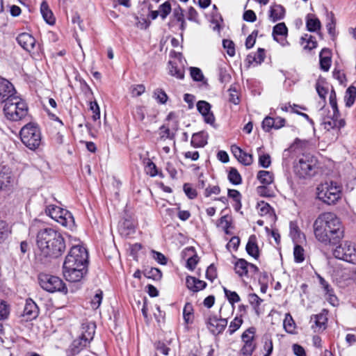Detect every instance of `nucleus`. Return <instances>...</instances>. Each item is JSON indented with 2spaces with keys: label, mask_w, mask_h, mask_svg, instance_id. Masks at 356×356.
I'll use <instances>...</instances> for the list:
<instances>
[{
  "label": "nucleus",
  "mask_w": 356,
  "mask_h": 356,
  "mask_svg": "<svg viewBox=\"0 0 356 356\" xmlns=\"http://www.w3.org/2000/svg\"><path fill=\"white\" fill-rule=\"evenodd\" d=\"M313 228L316 238L325 244H335L344 236V229L340 219L332 212L320 214L315 220Z\"/></svg>",
  "instance_id": "obj_1"
},
{
  "label": "nucleus",
  "mask_w": 356,
  "mask_h": 356,
  "mask_svg": "<svg viewBox=\"0 0 356 356\" xmlns=\"http://www.w3.org/2000/svg\"><path fill=\"white\" fill-rule=\"evenodd\" d=\"M36 242L41 255L46 258H58L66 247L62 234L52 228L40 229Z\"/></svg>",
  "instance_id": "obj_2"
},
{
  "label": "nucleus",
  "mask_w": 356,
  "mask_h": 356,
  "mask_svg": "<svg viewBox=\"0 0 356 356\" xmlns=\"http://www.w3.org/2000/svg\"><path fill=\"white\" fill-rule=\"evenodd\" d=\"M55 201L56 198L51 195L44 197L46 214L63 227L72 228L74 220L72 213L67 209L54 204L53 202Z\"/></svg>",
  "instance_id": "obj_3"
},
{
  "label": "nucleus",
  "mask_w": 356,
  "mask_h": 356,
  "mask_svg": "<svg viewBox=\"0 0 356 356\" xmlns=\"http://www.w3.org/2000/svg\"><path fill=\"white\" fill-rule=\"evenodd\" d=\"M28 106L24 100L16 95L4 104L3 113L6 118L10 121H19L28 114Z\"/></svg>",
  "instance_id": "obj_4"
},
{
  "label": "nucleus",
  "mask_w": 356,
  "mask_h": 356,
  "mask_svg": "<svg viewBox=\"0 0 356 356\" xmlns=\"http://www.w3.org/2000/svg\"><path fill=\"white\" fill-rule=\"evenodd\" d=\"M20 138L23 144L31 150L39 147L42 136L39 127L34 123L24 125L20 131Z\"/></svg>",
  "instance_id": "obj_5"
},
{
  "label": "nucleus",
  "mask_w": 356,
  "mask_h": 356,
  "mask_svg": "<svg viewBox=\"0 0 356 356\" xmlns=\"http://www.w3.org/2000/svg\"><path fill=\"white\" fill-rule=\"evenodd\" d=\"M317 197L327 204H335L341 195V189L337 183L325 182L317 187Z\"/></svg>",
  "instance_id": "obj_6"
},
{
  "label": "nucleus",
  "mask_w": 356,
  "mask_h": 356,
  "mask_svg": "<svg viewBox=\"0 0 356 356\" xmlns=\"http://www.w3.org/2000/svg\"><path fill=\"white\" fill-rule=\"evenodd\" d=\"M317 160L311 155H303L294 166V171L300 178L312 177L316 172Z\"/></svg>",
  "instance_id": "obj_7"
},
{
  "label": "nucleus",
  "mask_w": 356,
  "mask_h": 356,
  "mask_svg": "<svg viewBox=\"0 0 356 356\" xmlns=\"http://www.w3.org/2000/svg\"><path fill=\"white\" fill-rule=\"evenodd\" d=\"M64 262L76 264L82 268H88V253L86 248L81 245L72 246L65 257Z\"/></svg>",
  "instance_id": "obj_8"
},
{
  "label": "nucleus",
  "mask_w": 356,
  "mask_h": 356,
  "mask_svg": "<svg viewBox=\"0 0 356 356\" xmlns=\"http://www.w3.org/2000/svg\"><path fill=\"white\" fill-rule=\"evenodd\" d=\"M333 255L338 259L356 264V244L346 241L336 247Z\"/></svg>",
  "instance_id": "obj_9"
},
{
  "label": "nucleus",
  "mask_w": 356,
  "mask_h": 356,
  "mask_svg": "<svg viewBox=\"0 0 356 356\" xmlns=\"http://www.w3.org/2000/svg\"><path fill=\"white\" fill-rule=\"evenodd\" d=\"M39 283L43 289L50 293L60 291L66 293L67 292L65 283L57 276L47 274L40 275Z\"/></svg>",
  "instance_id": "obj_10"
},
{
  "label": "nucleus",
  "mask_w": 356,
  "mask_h": 356,
  "mask_svg": "<svg viewBox=\"0 0 356 356\" xmlns=\"http://www.w3.org/2000/svg\"><path fill=\"white\" fill-rule=\"evenodd\" d=\"M88 268H82L76 264L65 263L63 264V274L65 280L70 282H80L86 275Z\"/></svg>",
  "instance_id": "obj_11"
},
{
  "label": "nucleus",
  "mask_w": 356,
  "mask_h": 356,
  "mask_svg": "<svg viewBox=\"0 0 356 356\" xmlns=\"http://www.w3.org/2000/svg\"><path fill=\"white\" fill-rule=\"evenodd\" d=\"M234 271L242 279L249 278L259 272V268L244 259H237L234 264Z\"/></svg>",
  "instance_id": "obj_12"
},
{
  "label": "nucleus",
  "mask_w": 356,
  "mask_h": 356,
  "mask_svg": "<svg viewBox=\"0 0 356 356\" xmlns=\"http://www.w3.org/2000/svg\"><path fill=\"white\" fill-rule=\"evenodd\" d=\"M207 326L213 335H218L225 330L227 325V318H218L215 315H211L207 320Z\"/></svg>",
  "instance_id": "obj_13"
},
{
  "label": "nucleus",
  "mask_w": 356,
  "mask_h": 356,
  "mask_svg": "<svg viewBox=\"0 0 356 356\" xmlns=\"http://www.w3.org/2000/svg\"><path fill=\"white\" fill-rule=\"evenodd\" d=\"M15 178L7 165H0V191H10L13 186Z\"/></svg>",
  "instance_id": "obj_14"
},
{
  "label": "nucleus",
  "mask_w": 356,
  "mask_h": 356,
  "mask_svg": "<svg viewBox=\"0 0 356 356\" xmlns=\"http://www.w3.org/2000/svg\"><path fill=\"white\" fill-rule=\"evenodd\" d=\"M17 95L13 85L7 79L0 77V102L6 103Z\"/></svg>",
  "instance_id": "obj_15"
},
{
  "label": "nucleus",
  "mask_w": 356,
  "mask_h": 356,
  "mask_svg": "<svg viewBox=\"0 0 356 356\" xmlns=\"http://www.w3.org/2000/svg\"><path fill=\"white\" fill-rule=\"evenodd\" d=\"M345 124V120L340 118L339 111H338L337 114L332 112V115L325 117L322 122V125L327 131H330L333 129H340L343 127Z\"/></svg>",
  "instance_id": "obj_16"
},
{
  "label": "nucleus",
  "mask_w": 356,
  "mask_h": 356,
  "mask_svg": "<svg viewBox=\"0 0 356 356\" xmlns=\"http://www.w3.org/2000/svg\"><path fill=\"white\" fill-rule=\"evenodd\" d=\"M196 106L197 111L202 115L204 122L214 127L216 119L213 113L211 111V104L206 101L201 100L197 103Z\"/></svg>",
  "instance_id": "obj_17"
},
{
  "label": "nucleus",
  "mask_w": 356,
  "mask_h": 356,
  "mask_svg": "<svg viewBox=\"0 0 356 356\" xmlns=\"http://www.w3.org/2000/svg\"><path fill=\"white\" fill-rule=\"evenodd\" d=\"M39 309L36 303L31 299L26 300V304L22 314L26 321H32L37 318Z\"/></svg>",
  "instance_id": "obj_18"
},
{
  "label": "nucleus",
  "mask_w": 356,
  "mask_h": 356,
  "mask_svg": "<svg viewBox=\"0 0 356 356\" xmlns=\"http://www.w3.org/2000/svg\"><path fill=\"white\" fill-rule=\"evenodd\" d=\"M288 33V29L284 22L277 24L273 29V36L274 40L280 42L282 46L287 44L286 37Z\"/></svg>",
  "instance_id": "obj_19"
},
{
  "label": "nucleus",
  "mask_w": 356,
  "mask_h": 356,
  "mask_svg": "<svg viewBox=\"0 0 356 356\" xmlns=\"http://www.w3.org/2000/svg\"><path fill=\"white\" fill-rule=\"evenodd\" d=\"M18 44L26 51L31 52L35 44V39L28 33H22L17 37Z\"/></svg>",
  "instance_id": "obj_20"
},
{
  "label": "nucleus",
  "mask_w": 356,
  "mask_h": 356,
  "mask_svg": "<svg viewBox=\"0 0 356 356\" xmlns=\"http://www.w3.org/2000/svg\"><path fill=\"white\" fill-rule=\"evenodd\" d=\"M231 150L235 158L242 164L250 165L252 164L253 159L250 154H247L237 145H232Z\"/></svg>",
  "instance_id": "obj_21"
},
{
  "label": "nucleus",
  "mask_w": 356,
  "mask_h": 356,
  "mask_svg": "<svg viewBox=\"0 0 356 356\" xmlns=\"http://www.w3.org/2000/svg\"><path fill=\"white\" fill-rule=\"evenodd\" d=\"M285 16V8L280 4L271 5L268 10V19L273 23L282 20Z\"/></svg>",
  "instance_id": "obj_22"
},
{
  "label": "nucleus",
  "mask_w": 356,
  "mask_h": 356,
  "mask_svg": "<svg viewBox=\"0 0 356 356\" xmlns=\"http://www.w3.org/2000/svg\"><path fill=\"white\" fill-rule=\"evenodd\" d=\"M186 285L189 291L197 293L204 289L207 284L203 280L188 275L186 278Z\"/></svg>",
  "instance_id": "obj_23"
},
{
  "label": "nucleus",
  "mask_w": 356,
  "mask_h": 356,
  "mask_svg": "<svg viewBox=\"0 0 356 356\" xmlns=\"http://www.w3.org/2000/svg\"><path fill=\"white\" fill-rule=\"evenodd\" d=\"M89 342L79 337L74 340L67 350L68 355H75L79 354L83 348H85Z\"/></svg>",
  "instance_id": "obj_24"
},
{
  "label": "nucleus",
  "mask_w": 356,
  "mask_h": 356,
  "mask_svg": "<svg viewBox=\"0 0 356 356\" xmlns=\"http://www.w3.org/2000/svg\"><path fill=\"white\" fill-rule=\"evenodd\" d=\"M95 327V324L92 322L83 323L81 325V334L80 337L90 343L94 337Z\"/></svg>",
  "instance_id": "obj_25"
},
{
  "label": "nucleus",
  "mask_w": 356,
  "mask_h": 356,
  "mask_svg": "<svg viewBox=\"0 0 356 356\" xmlns=\"http://www.w3.org/2000/svg\"><path fill=\"white\" fill-rule=\"evenodd\" d=\"M208 134L204 131H200L192 136L191 144L195 148L203 147L207 144Z\"/></svg>",
  "instance_id": "obj_26"
},
{
  "label": "nucleus",
  "mask_w": 356,
  "mask_h": 356,
  "mask_svg": "<svg viewBox=\"0 0 356 356\" xmlns=\"http://www.w3.org/2000/svg\"><path fill=\"white\" fill-rule=\"evenodd\" d=\"M245 249L249 255L252 256L254 259H258L259 252L257 244V238L254 235L250 236Z\"/></svg>",
  "instance_id": "obj_27"
},
{
  "label": "nucleus",
  "mask_w": 356,
  "mask_h": 356,
  "mask_svg": "<svg viewBox=\"0 0 356 356\" xmlns=\"http://www.w3.org/2000/svg\"><path fill=\"white\" fill-rule=\"evenodd\" d=\"M40 13L42 15L44 21L50 24L53 25L55 23V17L52 11L50 10L48 3L44 1L40 5Z\"/></svg>",
  "instance_id": "obj_28"
},
{
  "label": "nucleus",
  "mask_w": 356,
  "mask_h": 356,
  "mask_svg": "<svg viewBox=\"0 0 356 356\" xmlns=\"http://www.w3.org/2000/svg\"><path fill=\"white\" fill-rule=\"evenodd\" d=\"M319 57L321 69L325 72L328 71L331 65V56L330 51L327 49H322Z\"/></svg>",
  "instance_id": "obj_29"
},
{
  "label": "nucleus",
  "mask_w": 356,
  "mask_h": 356,
  "mask_svg": "<svg viewBox=\"0 0 356 356\" xmlns=\"http://www.w3.org/2000/svg\"><path fill=\"white\" fill-rule=\"evenodd\" d=\"M265 58V51L262 48H259L257 51L254 54H250L247 56V61L249 65H252L254 63L256 65L261 64Z\"/></svg>",
  "instance_id": "obj_30"
},
{
  "label": "nucleus",
  "mask_w": 356,
  "mask_h": 356,
  "mask_svg": "<svg viewBox=\"0 0 356 356\" xmlns=\"http://www.w3.org/2000/svg\"><path fill=\"white\" fill-rule=\"evenodd\" d=\"M307 29L310 32H314L321 28V22L312 14H308L306 22Z\"/></svg>",
  "instance_id": "obj_31"
},
{
  "label": "nucleus",
  "mask_w": 356,
  "mask_h": 356,
  "mask_svg": "<svg viewBox=\"0 0 356 356\" xmlns=\"http://www.w3.org/2000/svg\"><path fill=\"white\" fill-rule=\"evenodd\" d=\"M257 179L264 185H269L273 182V172L266 170H259L257 175Z\"/></svg>",
  "instance_id": "obj_32"
},
{
  "label": "nucleus",
  "mask_w": 356,
  "mask_h": 356,
  "mask_svg": "<svg viewBox=\"0 0 356 356\" xmlns=\"http://www.w3.org/2000/svg\"><path fill=\"white\" fill-rule=\"evenodd\" d=\"M356 98V88L350 86L348 88L344 96V101L347 107H350L355 102Z\"/></svg>",
  "instance_id": "obj_33"
},
{
  "label": "nucleus",
  "mask_w": 356,
  "mask_h": 356,
  "mask_svg": "<svg viewBox=\"0 0 356 356\" xmlns=\"http://www.w3.org/2000/svg\"><path fill=\"white\" fill-rule=\"evenodd\" d=\"M283 326L286 332L289 334H294L296 332V323L290 314H286Z\"/></svg>",
  "instance_id": "obj_34"
},
{
  "label": "nucleus",
  "mask_w": 356,
  "mask_h": 356,
  "mask_svg": "<svg viewBox=\"0 0 356 356\" xmlns=\"http://www.w3.org/2000/svg\"><path fill=\"white\" fill-rule=\"evenodd\" d=\"M301 44L305 49L312 50L316 47V41L314 37L305 34L301 38Z\"/></svg>",
  "instance_id": "obj_35"
},
{
  "label": "nucleus",
  "mask_w": 356,
  "mask_h": 356,
  "mask_svg": "<svg viewBox=\"0 0 356 356\" xmlns=\"http://www.w3.org/2000/svg\"><path fill=\"white\" fill-rule=\"evenodd\" d=\"M120 232L122 235L129 236L135 232V227L131 222L124 220L120 226Z\"/></svg>",
  "instance_id": "obj_36"
},
{
  "label": "nucleus",
  "mask_w": 356,
  "mask_h": 356,
  "mask_svg": "<svg viewBox=\"0 0 356 356\" xmlns=\"http://www.w3.org/2000/svg\"><path fill=\"white\" fill-rule=\"evenodd\" d=\"M10 232V227L6 221L0 220V243L8 237Z\"/></svg>",
  "instance_id": "obj_37"
},
{
  "label": "nucleus",
  "mask_w": 356,
  "mask_h": 356,
  "mask_svg": "<svg viewBox=\"0 0 356 356\" xmlns=\"http://www.w3.org/2000/svg\"><path fill=\"white\" fill-rule=\"evenodd\" d=\"M153 98L161 104H164L167 102L168 97L164 90L160 88H156L153 92Z\"/></svg>",
  "instance_id": "obj_38"
},
{
  "label": "nucleus",
  "mask_w": 356,
  "mask_h": 356,
  "mask_svg": "<svg viewBox=\"0 0 356 356\" xmlns=\"http://www.w3.org/2000/svg\"><path fill=\"white\" fill-rule=\"evenodd\" d=\"M229 181L234 185H238L242 182V178L236 168H231L228 174Z\"/></svg>",
  "instance_id": "obj_39"
},
{
  "label": "nucleus",
  "mask_w": 356,
  "mask_h": 356,
  "mask_svg": "<svg viewBox=\"0 0 356 356\" xmlns=\"http://www.w3.org/2000/svg\"><path fill=\"white\" fill-rule=\"evenodd\" d=\"M242 323V318L239 316H236L229 323L227 332L229 333L230 335L233 334L237 330L240 328Z\"/></svg>",
  "instance_id": "obj_40"
},
{
  "label": "nucleus",
  "mask_w": 356,
  "mask_h": 356,
  "mask_svg": "<svg viewBox=\"0 0 356 356\" xmlns=\"http://www.w3.org/2000/svg\"><path fill=\"white\" fill-rule=\"evenodd\" d=\"M225 297L228 300L229 302L234 306L235 303L241 301V298L238 293L235 291H232L226 288L223 289Z\"/></svg>",
  "instance_id": "obj_41"
},
{
  "label": "nucleus",
  "mask_w": 356,
  "mask_h": 356,
  "mask_svg": "<svg viewBox=\"0 0 356 356\" xmlns=\"http://www.w3.org/2000/svg\"><path fill=\"white\" fill-rule=\"evenodd\" d=\"M294 261L296 263H302L305 260V250L299 245H296L293 249Z\"/></svg>",
  "instance_id": "obj_42"
},
{
  "label": "nucleus",
  "mask_w": 356,
  "mask_h": 356,
  "mask_svg": "<svg viewBox=\"0 0 356 356\" xmlns=\"http://www.w3.org/2000/svg\"><path fill=\"white\" fill-rule=\"evenodd\" d=\"M243 346L241 349V356H251L256 348L254 343H243Z\"/></svg>",
  "instance_id": "obj_43"
},
{
  "label": "nucleus",
  "mask_w": 356,
  "mask_h": 356,
  "mask_svg": "<svg viewBox=\"0 0 356 356\" xmlns=\"http://www.w3.org/2000/svg\"><path fill=\"white\" fill-rule=\"evenodd\" d=\"M132 115L136 121H143L145 118V110L142 106H136L132 111Z\"/></svg>",
  "instance_id": "obj_44"
},
{
  "label": "nucleus",
  "mask_w": 356,
  "mask_h": 356,
  "mask_svg": "<svg viewBox=\"0 0 356 356\" xmlns=\"http://www.w3.org/2000/svg\"><path fill=\"white\" fill-rule=\"evenodd\" d=\"M255 333V329L254 327H250L247 329L241 335V339L243 343H254V337Z\"/></svg>",
  "instance_id": "obj_45"
},
{
  "label": "nucleus",
  "mask_w": 356,
  "mask_h": 356,
  "mask_svg": "<svg viewBox=\"0 0 356 356\" xmlns=\"http://www.w3.org/2000/svg\"><path fill=\"white\" fill-rule=\"evenodd\" d=\"M170 67L169 71L170 74L172 76H176L179 79H182L184 76V70L181 68H179L174 65L171 61L169 62Z\"/></svg>",
  "instance_id": "obj_46"
},
{
  "label": "nucleus",
  "mask_w": 356,
  "mask_h": 356,
  "mask_svg": "<svg viewBox=\"0 0 356 356\" xmlns=\"http://www.w3.org/2000/svg\"><path fill=\"white\" fill-rule=\"evenodd\" d=\"M10 314V307L6 302L0 300V321L6 320Z\"/></svg>",
  "instance_id": "obj_47"
},
{
  "label": "nucleus",
  "mask_w": 356,
  "mask_h": 356,
  "mask_svg": "<svg viewBox=\"0 0 356 356\" xmlns=\"http://www.w3.org/2000/svg\"><path fill=\"white\" fill-rule=\"evenodd\" d=\"M171 10V5L168 1L161 4L159 8V12L161 18L163 19H165L166 17L170 13Z\"/></svg>",
  "instance_id": "obj_48"
},
{
  "label": "nucleus",
  "mask_w": 356,
  "mask_h": 356,
  "mask_svg": "<svg viewBox=\"0 0 356 356\" xmlns=\"http://www.w3.org/2000/svg\"><path fill=\"white\" fill-rule=\"evenodd\" d=\"M193 306L191 303H186L183 309L184 319L186 323L191 322V317L193 315Z\"/></svg>",
  "instance_id": "obj_49"
},
{
  "label": "nucleus",
  "mask_w": 356,
  "mask_h": 356,
  "mask_svg": "<svg viewBox=\"0 0 356 356\" xmlns=\"http://www.w3.org/2000/svg\"><path fill=\"white\" fill-rule=\"evenodd\" d=\"M145 91V87L143 84L133 85L130 88V92L132 97H139Z\"/></svg>",
  "instance_id": "obj_50"
},
{
  "label": "nucleus",
  "mask_w": 356,
  "mask_h": 356,
  "mask_svg": "<svg viewBox=\"0 0 356 356\" xmlns=\"http://www.w3.org/2000/svg\"><path fill=\"white\" fill-rule=\"evenodd\" d=\"M145 171L151 177H154L157 175L156 166L150 159H147L145 163Z\"/></svg>",
  "instance_id": "obj_51"
},
{
  "label": "nucleus",
  "mask_w": 356,
  "mask_h": 356,
  "mask_svg": "<svg viewBox=\"0 0 356 356\" xmlns=\"http://www.w3.org/2000/svg\"><path fill=\"white\" fill-rule=\"evenodd\" d=\"M222 45L225 49H227V53L230 56L235 55L234 43L230 40L225 39L222 40Z\"/></svg>",
  "instance_id": "obj_52"
},
{
  "label": "nucleus",
  "mask_w": 356,
  "mask_h": 356,
  "mask_svg": "<svg viewBox=\"0 0 356 356\" xmlns=\"http://www.w3.org/2000/svg\"><path fill=\"white\" fill-rule=\"evenodd\" d=\"M271 163L270 156L268 154H260L259 156V164L261 167L267 168Z\"/></svg>",
  "instance_id": "obj_53"
},
{
  "label": "nucleus",
  "mask_w": 356,
  "mask_h": 356,
  "mask_svg": "<svg viewBox=\"0 0 356 356\" xmlns=\"http://www.w3.org/2000/svg\"><path fill=\"white\" fill-rule=\"evenodd\" d=\"M191 76L195 81H200L204 79L203 74L200 69L195 67H191Z\"/></svg>",
  "instance_id": "obj_54"
},
{
  "label": "nucleus",
  "mask_w": 356,
  "mask_h": 356,
  "mask_svg": "<svg viewBox=\"0 0 356 356\" xmlns=\"http://www.w3.org/2000/svg\"><path fill=\"white\" fill-rule=\"evenodd\" d=\"M274 123L273 118L266 117L262 122V128L265 131L268 132L273 128L274 129Z\"/></svg>",
  "instance_id": "obj_55"
},
{
  "label": "nucleus",
  "mask_w": 356,
  "mask_h": 356,
  "mask_svg": "<svg viewBox=\"0 0 356 356\" xmlns=\"http://www.w3.org/2000/svg\"><path fill=\"white\" fill-rule=\"evenodd\" d=\"M329 102L330 104L332 107V112H334L335 113H338L339 109L337 106V95L335 93V91L332 89L330 93L329 97Z\"/></svg>",
  "instance_id": "obj_56"
},
{
  "label": "nucleus",
  "mask_w": 356,
  "mask_h": 356,
  "mask_svg": "<svg viewBox=\"0 0 356 356\" xmlns=\"http://www.w3.org/2000/svg\"><path fill=\"white\" fill-rule=\"evenodd\" d=\"M102 300V292L99 291V293H97L94 297L92 298L90 301L91 307L93 309H97Z\"/></svg>",
  "instance_id": "obj_57"
},
{
  "label": "nucleus",
  "mask_w": 356,
  "mask_h": 356,
  "mask_svg": "<svg viewBox=\"0 0 356 356\" xmlns=\"http://www.w3.org/2000/svg\"><path fill=\"white\" fill-rule=\"evenodd\" d=\"M199 261L197 254L191 256L186 261V268L191 270H193Z\"/></svg>",
  "instance_id": "obj_58"
},
{
  "label": "nucleus",
  "mask_w": 356,
  "mask_h": 356,
  "mask_svg": "<svg viewBox=\"0 0 356 356\" xmlns=\"http://www.w3.org/2000/svg\"><path fill=\"white\" fill-rule=\"evenodd\" d=\"M249 302L257 309L263 302V300L256 293H251L249 295Z\"/></svg>",
  "instance_id": "obj_59"
},
{
  "label": "nucleus",
  "mask_w": 356,
  "mask_h": 356,
  "mask_svg": "<svg viewBox=\"0 0 356 356\" xmlns=\"http://www.w3.org/2000/svg\"><path fill=\"white\" fill-rule=\"evenodd\" d=\"M216 277H217L216 268L213 264H211L207 269L206 277L208 280L213 282L216 278Z\"/></svg>",
  "instance_id": "obj_60"
},
{
  "label": "nucleus",
  "mask_w": 356,
  "mask_h": 356,
  "mask_svg": "<svg viewBox=\"0 0 356 356\" xmlns=\"http://www.w3.org/2000/svg\"><path fill=\"white\" fill-rule=\"evenodd\" d=\"M231 76L226 70L220 68L219 70V80L222 83H227L230 81Z\"/></svg>",
  "instance_id": "obj_61"
},
{
  "label": "nucleus",
  "mask_w": 356,
  "mask_h": 356,
  "mask_svg": "<svg viewBox=\"0 0 356 356\" xmlns=\"http://www.w3.org/2000/svg\"><path fill=\"white\" fill-rule=\"evenodd\" d=\"M184 191L186 195L190 199H194L197 196L196 191L194 188H193L189 184H184Z\"/></svg>",
  "instance_id": "obj_62"
},
{
  "label": "nucleus",
  "mask_w": 356,
  "mask_h": 356,
  "mask_svg": "<svg viewBox=\"0 0 356 356\" xmlns=\"http://www.w3.org/2000/svg\"><path fill=\"white\" fill-rule=\"evenodd\" d=\"M243 18L246 22H254L257 19V16L253 10H248L244 12Z\"/></svg>",
  "instance_id": "obj_63"
},
{
  "label": "nucleus",
  "mask_w": 356,
  "mask_h": 356,
  "mask_svg": "<svg viewBox=\"0 0 356 356\" xmlns=\"http://www.w3.org/2000/svg\"><path fill=\"white\" fill-rule=\"evenodd\" d=\"M292 350L294 355L296 356H307L304 348L299 344H293L292 346Z\"/></svg>",
  "instance_id": "obj_64"
}]
</instances>
